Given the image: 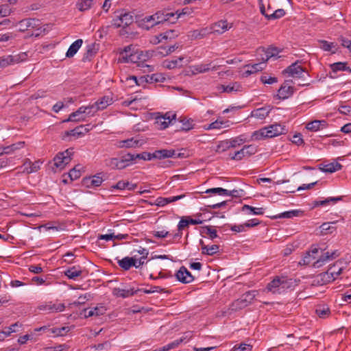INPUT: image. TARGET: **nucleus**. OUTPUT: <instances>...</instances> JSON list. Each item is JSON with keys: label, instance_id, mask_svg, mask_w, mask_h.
Masks as SVG:
<instances>
[{"label": "nucleus", "instance_id": "obj_3", "mask_svg": "<svg viewBox=\"0 0 351 351\" xmlns=\"http://www.w3.org/2000/svg\"><path fill=\"white\" fill-rule=\"evenodd\" d=\"M175 16L174 12H169L166 10H160L154 14L146 16L141 20L142 26L146 29L162 23L165 21H170L171 18Z\"/></svg>", "mask_w": 351, "mask_h": 351}, {"label": "nucleus", "instance_id": "obj_11", "mask_svg": "<svg viewBox=\"0 0 351 351\" xmlns=\"http://www.w3.org/2000/svg\"><path fill=\"white\" fill-rule=\"evenodd\" d=\"M134 21L133 16L128 12H121L112 21V25L115 27H125Z\"/></svg>", "mask_w": 351, "mask_h": 351}, {"label": "nucleus", "instance_id": "obj_54", "mask_svg": "<svg viewBox=\"0 0 351 351\" xmlns=\"http://www.w3.org/2000/svg\"><path fill=\"white\" fill-rule=\"evenodd\" d=\"M121 159L123 160L124 164L127 167L130 165L131 162L135 160L136 159H137V158H136V154H127L122 156Z\"/></svg>", "mask_w": 351, "mask_h": 351}, {"label": "nucleus", "instance_id": "obj_30", "mask_svg": "<svg viewBox=\"0 0 351 351\" xmlns=\"http://www.w3.org/2000/svg\"><path fill=\"white\" fill-rule=\"evenodd\" d=\"M300 214H302V211L300 210H292L281 213L278 215L271 217L272 219H282V218H293L294 217H298Z\"/></svg>", "mask_w": 351, "mask_h": 351}, {"label": "nucleus", "instance_id": "obj_56", "mask_svg": "<svg viewBox=\"0 0 351 351\" xmlns=\"http://www.w3.org/2000/svg\"><path fill=\"white\" fill-rule=\"evenodd\" d=\"M180 122L182 123V126L181 127V130H182L188 131L193 127V121L191 119H186L184 118L180 120Z\"/></svg>", "mask_w": 351, "mask_h": 351}, {"label": "nucleus", "instance_id": "obj_41", "mask_svg": "<svg viewBox=\"0 0 351 351\" xmlns=\"http://www.w3.org/2000/svg\"><path fill=\"white\" fill-rule=\"evenodd\" d=\"M342 199V197H328L324 200H317L314 202V206H326L329 204L330 202L335 204L338 201Z\"/></svg>", "mask_w": 351, "mask_h": 351}, {"label": "nucleus", "instance_id": "obj_53", "mask_svg": "<svg viewBox=\"0 0 351 351\" xmlns=\"http://www.w3.org/2000/svg\"><path fill=\"white\" fill-rule=\"evenodd\" d=\"M330 67L333 72H337L339 71H346L347 69L346 63V62H335L330 65Z\"/></svg>", "mask_w": 351, "mask_h": 351}, {"label": "nucleus", "instance_id": "obj_44", "mask_svg": "<svg viewBox=\"0 0 351 351\" xmlns=\"http://www.w3.org/2000/svg\"><path fill=\"white\" fill-rule=\"evenodd\" d=\"M228 121L217 119L215 121L211 123L207 128L208 130L213 129H221L228 126Z\"/></svg>", "mask_w": 351, "mask_h": 351}, {"label": "nucleus", "instance_id": "obj_15", "mask_svg": "<svg viewBox=\"0 0 351 351\" xmlns=\"http://www.w3.org/2000/svg\"><path fill=\"white\" fill-rule=\"evenodd\" d=\"M176 278L178 281L187 284L193 281L194 278L188 269L182 266L176 274Z\"/></svg>", "mask_w": 351, "mask_h": 351}, {"label": "nucleus", "instance_id": "obj_25", "mask_svg": "<svg viewBox=\"0 0 351 351\" xmlns=\"http://www.w3.org/2000/svg\"><path fill=\"white\" fill-rule=\"evenodd\" d=\"M293 93V88L290 86L282 85L278 91V97L280 99H285Z\"/></svg>", "mask_w": 351, "mask_h": 351}, {"label": "nucleus", "instance_id": "obj_46", "mask_svg": "<svg viewBox=\"0 0 351 351\" xmlns=\"http://www.w3.org/2000/svg\"><path fill=\"white\" fill-rule=\"evenodd\" d=\"M336 45L334 43H329L326 40H322L320 42V47L326 51H332V53H335Z\"/></svg>", "mask_w": 351, "mask_h": 351}, {"label": "nucleus", "instance_id": "obj_51", "mask_svg": "<svg viewBox=\"0 0 351 351\" xmlns=\"http://www.w3.org/2000/svg\"><path fill=\"white\" fill-rule=\"evenodd\" d=\"M203 233L208 235L209 238L211 239H214L218 237L217 230L212 228L211 226H204L203 227Z\"/></svg>", "mask_w": 351, "mask_h": 351}, {"label": "nucleus", "instance_id": "obj_5", "mask_svg": "<svg viewBox=\"0 0 351 351\" xmlns=\"http://www.w3.org/2000/svg\"><path fill=\"white\" fill-rule=\"evenodd\" d=\"M291 285V280L286 277L276 276L268 283L267 290L274 294H281L287 290Z\"/></svg>", "mask_w": 351, "mask_h": 351}, {"label": "nucleus", "instance_id": "obj_42", "mask_svg": "<svg viewBox=\"0 0 351 351\" xmlns=\"http://www.w3.org/2000/svg\"><path fill=\"white\" fill-rule=\"evenodd\" d=\"M218 68L217 66H213L212 63H208V64H200L198 65L195 66V71H196L198 73H205L208 71L209 70H217Z\"/></svg>", "mask_w": 351, "mask_h": 351}, {"label": "nucleus", "instance_id": "obj_4", "mask_svg": "<svg viewBox=\"0 0 351 351\" xmlns=\"http://www.w3.org/2000/svg\"><path fill=\"white\" fill-rule=\"evenodd\" d=\"M285 126L276 123L254 132L251 138L253 141H260L280 135L285 133Z\"/></svg>", "mask_w": 351, "mask_h": 351}, {"label": "nucleus", "instance_id": "obj_55", "mask_svg": "<svg viewBox=\"0 0 351 351\" xmlns=\"http://www.w3.org/2000/svg\"><path fill=\"white\" fill-rule=\"evenodd\" d=\"M165 78L161 77V75L160 74H157V73H155V74H152L151 75H147L145 77V80L146 82H162V80H164Z\"/></svg>", "mask_w": 351, "mask_h": 351}, {"label": "nucleus", "instance_id": "obj_50", "mask_svg": "<svg viewBox=\"0 0 351 351\" xmlns=\"http://www.w3.org/2000/svg\"><path fill=\"white\" fill-rule=\"evenodd\" d=\"M84 130H87L86 128H84V125H80L74 128L73 130H71L70 131L66 132V134L67 136H79L82 134H84Z\"/></svg>", "mask_w": 351, "mask_h": 351}, {"label": "nucleus", "instance_id": "obj_45", "mask_svg": "<svg viewBox=\"0 0 351 351\" xmlns=\"http://www.w3.org/2000/svg\"><path fill=\"white\" fill-rule=\"evenodd\" d=\"M182 60H183V58H178L175 60H169V61L165 60L163 62V66L169 69H174V68L181 65L180 63L182 61Z\"/></svg>", "mask_w": 351, "mask_h": 351}, {"label": "nucleus", "instance_id": "obj_38", "mask_svg": "<svg viewBox=\"0 0 351 351\" xmlns=\"http://www.w3.org/2000/svg\"><path fill=\"white\" fill-rule=\"evenodd\" d=\"M242 211L245 212L248 215H262L264 214V209L263 208H255L247 204L243 206Z\"/></svg>", "mask_w": 351, "mask_h": 351}, {"label": "nucleus", "instance_id": "obj_13", "mask_svg": "<svg viewBox=\"0 0 351 351\" xmlns=\"http://www.w3.org/2000/svg\"><path fill=\"white\" fill-rule=\"evenodd\" d=\"M256 291H250L246 292L245 294L242 295V297L237 300L233 305L237 308H243L247 306L254 299L256 296Z\"/></svg>", "mask_w": 351, "mask_h": 351}, {"label": "nucleus", "instance_id": "obj_43", "mask_svg": "<svg viewBox=\"0 0 351 351\" xmlns=\"http://www.w3.org/2000/svg\"><path fill=\"white\" fill-rule=\"evenodd\" d=\"M316 314L320 318H326L328 317L330 314V308L325 305L318 306L315 310Z\"/></svg>", "mask_w": 351, "mask_h": 351}, {"label": "nucleus", "instance_id": "obj_29", "mask_svg": "<svg viewBox=\"0 0 351 351\" xmlns=\"http://www.w3.org/2000/svg\"><path fill=\"white\" fill-rule=\"evenodd\" d=\"M176 155L175 150L173 149H160L154 152V157L155 158H172Z\"/></svg>", "mask_w": 351, "mask_h": 351}, {"label": "nucleus", "instance_id": "obj_64", "mask_svg": "<svg viewBox=\"0 0 351 351\" xmlns=\"http://www.w3.org/2000/svg\"><path fill=\"white\" fill-rule=\"evenodd\" d=\"M244 191L242 189H234L232 191L228 190V195L226 196H232L234 197H241L243 195Z\"/></svg>", "mask_w": 351, "mask_h": 351}, {"label": "nucleus", "instance_id": "obj_6", "mask_svg": "<svg viewBox=\"0 0 351 351\" xmlns=\"http://www.w3.org/2000/svg\"><path fill=\"white\" fill-rule=\"evenodd\" d=\"M341 261H337L333 265L330 266L327 271L319 274V278L323 284H326L334 281L342 273L343 269L341 266Z\"/></svg>", "mask_w": 351, "mask_h": 351}, {"label": "nucleus", "instance_id": "obj_8", "mask_svg": "<svg viewBox=\"0 0 351 351\" xmlns=\"http://www.w3.org/2000/svg\"><path fill=\"white\" fill-rule=\"evenodd\" d=\"M27 55L25 53L17 55H8L0 57V69L18 64L26 60Z\"/></svg>", "mask_w": 351, "mask_h": 351}, {"label": "nucleus", "instance_id": "obj_63", "mask_svg": "<svg viewBox=\"0 0 351 351\" xmlns=\"http://www.w3.org/2000/svg\"><path fill=\"white\" fill-rule=\"evenodd\" d=\"M192 13L191 9L189 8H184L181 11L177 10L174 14L176 15V19L181 17L183 15H189Z\"/></svg>", "mask_w": 351, "mask_h": 351}, {"label": "nucleus", "instance_id": "obj_2", "mask_svg": "<svg viewBox=\"0 0 351 351\" xmlns=\"http://www.w3.org/2000/svg\"><path fill=\"white\" fill-rule=\"evenodd\" d=\"M318 252V248H312L310 251L306 253L302 261L300 262V264L304 265L312 264L313 267L319 268L339 256V253L337 250H334L331 252H324L322 250L321 254L317 258Z\"/></svg>", "mask_w": 351, "mask_h": 351}, {"label": "nucleus", "instance_id": "obj_52", "mask_svg": "<svg viewBox=\"0 0 351 351\" xmlns=\"http://www.w3.org/2000/svg\"><path fill=\"white\" fill-rule=\"evenodd\" d=\"M252 346L245 343L235 345L232 348V351H252Z\"/></svg>", "mask_w": 351, "mask_h": 351}, {"label": "nucleus", "instance_id": "obj_37", "mask_svg": "<svg viewBox=\"0 0 351 351\" xmlns=\"http://www.w3.org/2000/svg\"><path fill=\"white\" fill-rule=\"evenodd\" d=\"M242 142H243L242 139H239V140L234 139L230 142L221 141L218 145L217 151L219 152L221 149V151H224L226 148H229L230 147H236V145L237 143L239 145Z\"/></svg>", "mask_w": 351, "mask_h": 351}, {"label": "nucleus", "instance_id": "obj_1", "mask_svg": "<svg viewBox=\"0 0 351 351\" xmlns=\"http://www.w3.org/2000/svg\"><path fill=\"white\" fill-rule=\"evenodd\" d=\"M132 46H127L124 48L123 51L120 53L119 62L125 63H137L138 66L142 67H147L148 71H154V66L145 64L149 60L154 54L153 51H136L132 52Z\"/></svg>", "mask_w": 351, "mask_h": 351}, {"label": "nucleus", "instance_id": "obj_10", "mask_svg": "<svg viewBox=\"0 0 351 351\" xmlns=\"http://www.w3.org/2000/svg\"><path fill=\"white\" fill-rule=\"evenodd\" d=\"M176 114L173 112H167L165 114L158 116L156 119V125L158 129L164 130L168 128L172 121L175 120Z\"/></svg>", "mask_w": 351, "mask_h": 351}, {"label": "nucleus", "instance_id": "obj_18", "mask_svg": "<svg viewBox=\"0 0 351 351\" xmlns=\"http://www.w3.org/2000/svg\"><path fill=\"white\" fill-rule=\"evenodd\" d=\"M266 66V62L263 60L262 62L252 64H247L245 66V74L246 76H248L251 74H254L257 73L258 71H261L265 69Z\"/></svg>", "mask_w": 351, "mask_h": 351}, {"label": "nucleus", "instance_id": "obj_40", "mask_svg": "<svg viewBox=\"0 0 351 351\" xmlns=\"http://www.w3.org/2000/svg\"><path fill=\"white\" fill-rule=\"evenodd\" d=\"M336 221L327 222L322 223L319 228L322 234H331L335 230V227L332 225L335 224Z\"/></svg>", "mask_w": 351, "mask_h": 351}, {"label": "nucleus", "instance_id": "obj_28", "mask_svg": "<svg viewBox=\"0 0 351 351\" xmlns=\"http://www.w3.org/2000/svg\"><path fill=\"white\" fill-rule=\"evenodd\" d=\"M106 311V309L104 306H96L90 309H85L84 315L86 317L99 316L100 315L104 314Z\"/></svg>", "mask_w": 351, "mask_h": 351}, {"label": "nucleus", "instance_id": "obj_19", "mask_svg": "<svg viewBox=\"0 0 351 351\" xmlns=\"http://www.w3.org/2000/svg\"><path fill=\"white\" fill-rule=\"evenodd\" d=\"M231 27L226 21H219L213 24L209 29L212 30V33H217L219 34L224 33Z\"/></svg>", "mask_w": 351, "mask_h": 351}, {"label": "nucleus", "instance_id": "obj_14", "mask_svg": "<svg viewBox=\"0 0 351 351\" xmlns=\"http://www.w3.org/2000/svg\"><path fill=\"white\" fill-rule=\"evenodd\" d=\"M40 311H48L49 313L62 312L64 310L65 306L63 303H52V302H46L38 306Z\"/></svg>", "mask_w": 351, "mask_h": 351}, {"label": "nucleus", "instance_id": "obj_9", "mask_svg": "<svg viewBox=\"0 0 351 351\" xmlns=\"http://www.w3.org/2000/svg\"><path fill=\"white\" fill-rule=\"evenodd\" d=\"M73 154V149H68L64 152L58 153L53 159L54 165L60 169H63L71 160Z\"/></svg>", "mask_w": 351, "mask_h": 351}, {"label": "nucleus", "instance_id": "obj_20", "mask_svg": "<svg viewBox=\"0 0 351 351\" xmlns=\"http://www.w3.org/2000/svg\"><path fill=\"white\" fill-rule=\"evenodd\" d=\"M137 291H141V290H134L133 288H114L112 290V294L117 298H125L134 295Z\"/></svg>", "mask_w": 351, "mask_h": 351}, {"label": "nucleus", "instance_id": "obj_34", "mask_svg": "<svg viewBox=\"0 0 351 351\" xmlns=\"http://www.w3.org/2000/svg\"><path fill=\"white\" fill-rule=\"evenodd\" d=\"M119 265L124 270H129L132 267L135 265L134 256L132 257H125L118 261Z\"/></svg>", "mask_w": 351, "mask_h": 351}, {"label": "nucleus", "instance_id": "obj_58", "mask_svg": "<svg viewBox=\"0 0 351 351\" xmlns=\"http://www.w3.org/2000/svg\"><path fill=\"white\" fill-rule=\"evenodd\" d=\"M136 158L137 159L144 160H151L153 158H155L154 157V153H149V152H143L141 154H136Z\"/></svg>", "mask_w": 351, "mask_h": 351}, {"label": "nucleus", "instance_id": "obj_21", "mask_svg": "<svg viewBox=\"0 0 351 351\" xmlns=\"http://www.w3.org/2000/svg\"><path fill=\"white\" fill-rule=\"evenodd\" d=\"M113 102V99L110 96H104L97 101H95L93 104L95 105V110H103L106 109L108 106L111 105Z\"/></svg>", "mask_w": 351, "mask_h": 351}, {"label": "nucleus", "instance_id": "obj_57", "mask_svg": "<svg viewBox=\"0 0 351 351\" xmlns=\"http://www.w3.org/2000/svg\"><path fill=\"white\" fill-rule=\"evenodd\" d=\"M182 339L176 340L165 346H163L159 351H169L171 349L176 348L182 342Z\"/></svg>", "mask_w": 351, "mask_h": 351}, {"label": "nucleus", "instance_id": "obj_59", "mask_svg": "<svg viewBox=\"0 0 351 351\" xmlns=\"http://www.w3.org/2000/svg\"><path fill=\"white\" fill-rule=\"evenodd\" d=\"M243 149H244L245 155L248 156L254 154L257 152L256 147L252 145H245Z\"/></svg>", "mask_w": 351, "mask_h": 351}, {"label": "nucleus", "instance_id": "obj_35", "mask_svg": "<svg viewBox=\"0 0 351 351\" xmlns=\"http://www.w3.org/2000/svg\"><path fill=\"white\" fill-rule=\"evenodd\" d=\"M36 331H45L49 330L51 333L53 334L56 336H62L65 332L68 331L67 328L62 327V328H53L51 329L48 328L47 326H43L39 328L35 329Z\"/></svg>", "mask_w": 351, "mask_h": 351}, {"label": "nucleus", "instance_id": "obj_60", "mask_svg": "<svg viewBox=\"0 0 351 351\" xmlns=\"http://www.w3.org/2000/svg\"><path fill=\"white\" fill-rule=\"evenodd\" d=\"M93 186H99L101 184L103 180L101 177L95 176L88 180Z\"/></svg>", "mask_w": 351, "mask_h": 351}, {"label": "nucleus", "instance_id": "obj_36", "mask_svg": "<svg viewBox=\"0 0 351 351\" xmlns=\"http://www.w3.org/2000/svg\"><path fill=\"white\" fill-rule=\"evenodd\" d=\"M19 25L25 26V27L28 28V29H32L37 28L40 25V21L35 19H27L21 21Z\"/></svg>", "mask_w": 351, "mask_h": 351}, {"label": "nucleus", "instance_id": "obj_32", "mask_svg": "<svg viewBox=\"0 0 351 351\" xmlns=\"http://www.w3.org/2000/svg\"><path fill=\"white\" fill-rule=\"evenodd\" d=\"M342 165L338 162H333L329 164L324 165L319 169L325 173H334L340 170Z\"/></svg>", "mask_w": 351, "mask_h": 351}, {"label": "nucleus", "instance_id": "obj_62", "mask_svg": "<svg viewBox=\"0 0 351 351\" xmlns=\"http://www.w3.org/2000/svg\"><path fill=\"white\" fill-rule=\"evenodd\" d=\"M339 41L341 43V45L343 47L347 48L349 51L351 53V40L348 38H346L343 36H340L339 38Z\"/></svg>", "mask_w": 351, "mask_h": 351}, {"label": "nucleus", "instance_id": "obj_39", "mask_svg": "<svg viewBox=\"0 0 351 351\" xmlns=\"http://www.w3.org/2000/svg\"><path fill=\"white\" fill-rule=\"evenodd\" d=\"M189 225V222L188 221V218H182L178 224V232L173 235V238H181L182 236V230L188 227Z\"/></svg>", "mask_w": 351, "mask_h": 351}, {"label": "nucleus", "instance_id": "obj_7", "mask_svg": "<svg viewBox=\"0 0 351 351\" xmlns=\"http://www.w3.org/2000/svg\"><path fill=\"white\" fill-rule=\"evenodd\" d=\"M283 73L294 78H304L305 75H309L306 69L300 65V62L299 61L291 64L283 71Z\"/></svg>", "mask_w": 351, "mask_h": 351}, {"label": "nucleus", "instance_id": "obj_22", "mask_svg": "<svg viewBox=\"0 0 351 351\" xmlns=\"http://www.w3.org/2000/svg\"><path fill=\"white\" fill-rule=\"evenodd\" d=\"M327 122L325 120H314L308 123L306 128L311 132H317L327 127Z\"/></svg>", "mask_w": 351, "mask_h": 351}, {"label": "nucleus", "instance_id": "obj_24", "mask_svg": "<svg viewBox=\"0 0 351 351\" xmlns=\"http://www.w3.org/2000/svg\"><path fill=\"white\" fill-rule=\"evenodd\" d=\"M202 253L204 254L212 256L219 252V246L217 245H205L202 240L199 241Z\"/></svg>", "mask_w": 351, "mask_h": 351}, {"label": "nucleus", "instance_id": "obj_61", "mask_svg": "<svg viewBox=\"0 0 351 351\" xmlns=\"http://www.w3.org/2000/svg\"><path fill=\"white\" fill-rule=\"evenodd\" d=\"M174 30H169L162 34H160V36H162V38H158V42H161L163 40H167L168 38H171L176 36Z\"/></svg>", "mask_w": 351, "mask_h": 351}, {"label": "nucleus", "instance_id": "obj_48", "mask_svg": "<svg viewBox=\"0 0 351 351\" xmlns=\"http://www.w3.org/2000/svg\"><path fill=\"white\" fill-rule=\"evenodd\" d=\"M285 15V11L283 9H278L269 15H266L268 20L280 19Z\"/></svg>", "mask_w": 351, "mask_h": 351}, {"label": "nucleus", "instance_id": "obj_33", "mask_svg": "<svg viewBox=\"0 0 351 351\" xmlns=\"http://www.w3.org/2000/svg\"><path fill=\"white\" fill-rule=\"evenodd\" d=\"M82 271L80 267L75 266L69 267L64 271V275L72 280H75L82 275Z\"/></svg>", "mask_w": 351, "mask_h": 351}, {"label": "nucleus", "instance_id": "obj_49", "mask_svg": "<svg viewBox=\"0 0 351 351\" xmlns=\"http://www.w3.org/2000/svg\"><path fill=\"white\" fill-rule=\"evenodd\" d=\"M206 193H213L215 195H222V196H226V195H228V190L223 189V188L217 187V188H212V189H207L206 191Z\"/></svg>", "mask_w": 351, "mask_h": 351}, {"label": "nucleus", "instance_id": "obj_27", "mask_svg": "<svg viewBox=\"0 0 351 351\" xmlns=\"http://www.w3.org/2000/svg\"><path fill=\"white\" fill-rule=\"evenodd\" d=\"M139 140L134 138H128L126 140L119 141L118 146L121 148H132L139 146Z\"/></svg>", "mask_w": 351, "mask_h": 351}, {"label": "nucleus", "instance_id": "obj_12", "mask_svg": "<svg viewBox=\"0 0 351 351\" xmlns=\"http://www.w3.org/2000/svg\"><path fill=\"white\" fill-rule=\"evenodd\" d=\"M219 93H226L229 94H235L239 92L243 91V86L240 82H230L227 85L220 84L216 87Z\"/></svg>", "mask_w": 351, "mask_h": 351}, {"label": "nucleus", "instance_id": "obj_26", "mask_svg": "<svg viewBox=\"0 0 351 351\" xmlns=\"http://www.w3.org/2000/svg\"><path fill=\"white\" fill-rule=\"evenodd\" d=\"M106 165L113 169H123L126 168L121 158H112L106 160Z\"/></svg>", "mask_w": 351, "mask_h": 351}, {"label": "nucleus", "instance_id": "obj_16", "mask_svg": "<svg viewBox=\"0 0 351 351\" xmlns=\"http://www.w3.org/2000/svg\"><path fill=\"white\" fill-rule=\"evenodd\" d=\"M87 108H84V106L80 107L75 112L70 114L69 118L63 121V122H80L85 121L86 117L84 116L86 110Z\"/></svg>", "mask_w": 351, "mask_h": 351}, {"label": "nucleus", "instance_id": "obj_17", "mask_svg": "<svg viewBox=\"0 0 351 351\" xmlns=\"http://www.w3.org/2000/svg\"><path fill=\"white\" fill-rule=\"evenodd\" d=\"M270 106H264L252 110L250 113L251 117H254L258 120H263L269 116L271 112Z\"/></svg>", "mask_w": 351, "mask_h": 351}, {"label": "nucleus", "instance_id": "obj_31", "mask_svg": "<svg viewBox=\"0 0 351 351\" xmlns=\"http://www.w3.org/2000/svg\"><path fill=\"white\" fill-rule=\"evenodd\" d=\"M83 41L82 39H77L75 42H73L69 47V49L66 53V56L67 58L73 57L74 55L77 52L79 49L81 47Z\"/></svg>", "mask_w": 351, "mask_h": 351}, {"label": "nucleus", "instance_id": "obj_23", "mask_svg": "<svg viewBox=\"0 0 351 351\" xmlns=\"http://www.w3.org/2000/svg\"><path fill=\"white\" fill-rule=\"evenodd\" d=\"M189 34L192 39H202L207 35L212 34V30L209 27H204L191 31Z\"/></svg>", "mask_w": 351, "mask_h": 351}, {"label": "nucleus", "instance_id": "obj_47", "mask_svg": "<svg viewBox=\"0 0 351 351\" xmlns=\"http://www.w3.org/2000/svg\"><path fill=\"white\" fill-rule=\"evenodd\" d=\"M82 167L78 165L73 167L69 173V176L71 180H77L81 176V170Z\"/></svg>", "mask_w": 351, "mask_h": 351}]
</instances>
